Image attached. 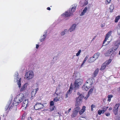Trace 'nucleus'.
<instances>
[{
  "instance_id": "1",
  "label": "nucleus",
  "mask_w": 120,
  "mask_h": 120,
  "mask_svg": "<svg viewBox=\"0 0 120 120\" xmlns=\"http://www.w3.org/2000/svg\"><path fill=\"white\" fill-rule=\"evenodd\" d=\"M15 99L14 102L11 104L10 107L8 112L11 111L12 112H15L17 110V105L21 102L24 99V96L23 94H20Z\"/></svg>"
},
{
  "instance_id": "2",
  "label": "nucleus",
  "mask_w": 120,
  "mask_h": 120,
  "mask_svg": "<svg viewBox=\"0 0 120 120\" xmlns=\"http://www.w3.org/2000/svg\"><path fill=\"white\" fill-rule=\"evenodd\" d=\"M83 82V80L81 79H76L75 82L73 85L71 84V87L73 89L77 90L78 89L80 86L81 85Z\"/></svg>"
},
{
  "instance_id": "3",
  "label": "nucleus",
  "mask_w": 120,
  "mask_h": 120,
  "mask_svg": "<svg viewBox=\"0 0 120 120\" xmlns=\"http://www.w3.org/2000/svg\"><path fill=\"white\" fill-rule=\"evenodd\" d=\"M34 76V73L32 71H28L25 74V78L29 80L32 79Z\"/></svg>"
},
{
  "instance_id": "4",
  "label": "nucleus",
  "mask_w": 120,
  "mask_h": 120,
  "mask_svg": "<svg viewBox=\"0 0 120 120\" xmlns=\"http://www.w3.org/2000/svg\"><path fill=\"white\" fill-rule=\"evenodd\" d=\"M43 105L40 103H37L34 106V109L36 110L41 109L43 108Z\"/></svg>"
},
{
  "instance_id": "5",
  "label": "nucleus",
  "mask_w": 120,
  "mask_h": 120,
  "mask_svg": "<svg viewBox=\"0 0 120 120\" xmlns=\"http://www.w3.org/2000/svg\"><path fill=\"white\" fill-rule=\"evenodd\" d=\"M73 15V14L71 13V12H70V11L68 10L62 14L61 15L62 16L65 17H67L71 16Z\"/></svg>"
},
{
  "instance_id": "6",
  "label": "nucleus",
  "mask_w": 120,
  "mask_h": 120,
  "mask_svg": "<svg viewBox=\"0 0 120 120\" xmlns=\"http://www.w3.org/2000/svg\"><path fill=\"white\" fill-rule=\"evenodd\" d=\"M92 83H90V86H88V82H86L82 87V89L86 91L88 89V88L91 87L92 85Z\"/></svg>"
},
{
  "instance_id": "7",
  "label": "nucleus",
  "mask_w": 120,
  "mask_h": 120,
  "mask_svg": "<svg viewBox=\"0 0 120 120\" xmlns=\"http://www.w3.org/2000/svg\"><path fill=\"white\" fill-rule=\"evenodd\" d=\"M28 103V100L25 99L24 101L22 103V105L23 107L26 108Z\"/></svg>"
},
{
  "instance_id": "8",
  "label": "nucleus",
  "mask_w": 120,
  "mask_h": 120,
  "mask_svg": "<svg viewBox=\"0 0 120 120\" xmlns=\"http://www.w3.org/2000/svg\"><path fill=\"white\" fill-rule=\"evenodd\" d=\"M119 106V104H116L114 107L113 111V112H116L118 110V108Z\"/></svg>"
},
{
  "instance_id": "9",
  "label": "nucleus",
  "mask_w": 120,
  "mask_h": 120,
  "mask_svg": "<svg viewBox=\"0 0 120 120\" xmlns=\"http://www.w3.org/2000/svg\"><path fill=\"white\" fill-rule=\"evenodd\" d=\"M82 103V101L80 100L78 98H77L76 102L75 103V105L76 106H79Z\"/></svg>"
},
{
  "instance_id": "10",
  "label": "nucleus",
  "mask_w": 120,
  "mask_h": 120,
  "mask_svg": "<svg viewBox=\"0 0 120 120\" xmlns=\"http://www.w3.org/2000/svg\"><path fill=\"white\" fill-rule=\"evenodd\" d=\"M76 25L75 24H73L70 28L69 30L70 32H71L74 30L76 26Z\"/></svg>"
},
{
  "instance_id": "11",
  "label": "nucleus",
  "mask_w": 120,
  "mask_h": 120,
  "mask_svg": "<svg viewBox=\"0 0 120 120\" xmlns=\"http://www.w3.org/2000/svg\"><path fill=\"white\" fill-rule=\"evenodd\" d=\"M119 26L120 27V22L119 23ZM115 43L116 44L115 47H117L116 49H117L119 45H120V37L118 41H117Z\"/></svg>"
},
{
  "instance_id": "12",
  "label": "nucleus",
  "mask_w": 120,
  "mask_h": 120,
  "mask_svg": "<svg viewBox=\"0 0 120 120\" xmlns=\"http://www.w3.org/2000/svg\"><path fill=\"white\" fill-rule=\"evenodd\" d=\"M80 109V108L79 106H75V107L73 110V111L75 112H78L79 111Z\"/></svg>"
},
{
  "instance_id": "13",
  "label": "nucleus",
  "mask_w": 120,
  "mask_h": 120,
  "mask_svg": "<svg viewBox=\"0 0 120 120\" xmlns=\"http://www.w3.org/2000/svg\"><path fill=\"white\" fill-rule=\"evenodd\" d=\"M76 6H74L72 7L71 8H70L69 9V11L72 14H73V13L75 11L76 9Z\"/></svg>"
},
{
  "instance_id": "14",
  "label": "nucleus",
  "mask_w": 120,
  "mask_h": 120,
  "mask_svg": "<svg viewBox=\"0 0 120 120\" xmlns=\"http://www.w3.org/2000/svg\"><path fill=\"white\" fill-rule=\"evenodd\" d=\"M115 51V50H109L107 53L108 56H109L112 55L114 53Z\"/></svg>"
},
{
  "instance_id": "15",
  "label": "nucleus",
  "mask_w": 120,
  "mask_h": 120,
  "mask_svg": "<svg viewBox=\"0 0 120 120\" xmlns=\"http://www.w3.org/2000/svg\"><path fill=\"white\" fill-rule=\"evenodd\" d=\"M110 35V34H108L107 33L106 34L104 40V41L103 43V44H104V43L107 41V39H108V38H109Z\"/></svg>"
},
{
  "instance_id": "16",
  "label": "nucleus",
  "mask_w": 120,
  "mask_h": 120,
  "mask_svg": "<svg viewBox=\"0 0 120 120\" xmlns=\"http://www.w3.org/2000/svg\"><path fill=\"white\" fill-rule=\"evenodd\" d=\"M95 60H96L94 59V57H90L89 59L88 60V61L89 62L91 63L93 62Z\"/></svg>"
},
{
  "instance_id": "17",
  "label": "nucleus",
  "mask_w": 120,
  "mask_h": 120,
  "mask_svg": "<svg viewBox=\"0 0 120 120\" xmlns=\"http://www.w3.org/2000/svg\"><path fill=\"white\" fill-rule=\"evenodd\" d=\"M68 30L67 29H65L64 31H62L60 33V34L62 36H63L66 34L68 33Z\"/></svg>"
},
{
  "instance_id": "18",
  "label": "nucleus",
  "mask_w": 120,
  "mask_h": 120,
  "mask_svg": "<svg viewBox=\"0 0 120 120\" xmlns=\"http://www.w3.org/2000/svg\"><path fill=\"white\" fill-rule=\"evenodd\" d=\"M47 32H46L45 34H44L43 35V36L42 37L43 38H41L40 40V41L41 42L43 41H44L47 36Z\"/></svg>"
},
{
  "instance_id": "19",
  "label": "nucleus",
  "mask_w": 120,
  "mask_h": 120,
  "mask_svg": "<svg viewBox=\"0 0 120 120\" xmlns=\"http://www.w3.org/2000/svg\"><path fill=\"white\" fill-rule=\"evenodd\" d=\"M36 90L35 89L33 90L31 92V98L34 97L36 94Z\"/></svg>"
},
{
  "instance_id": "20",
  "label": "nucleus",
  "mask_w": 120,
  "mask_h": 120,
  "mask_svg": "<svg viewBox=\"0 0 120 120\" xmlns=\"http://www.w3.org/2000/svg\"><path fill=\"white\" fill-rule=\"evenodd\" d=\"M100 53L99 52H97L95 54L94 56L93 57L94 59L96 60L99 57V56Z\"/></svg>"
},
{
  "instance_id": "21",
  "label": "nucleus",
  "mask_w": 120,
  "mask_h": 120,
  "mask_svg": "<svg viewBox=\"0 0 120 120\" xmlns=\"http://www.w3.org/2000/svg\"><path fill=\"white\" fill-rule=\"evenodd\" d=\"M26 84H24L21 87V88H20V92H22L25 90L26 88Z\"/></svg>"
},
{
  "instance_id": "22",
  "label": "nucleus",
  "mask_w": 120,
  "mask_h": 120,
  "mask_svg": "<svg viewBox=\"0 0 120 120\" xmlns=\"http://www.w3.org/2000/svg\"><path fill=\"white\" fill-rule=\"evenodd\" d=\"M21 78H20L19 80L18 81L17 84L18 85L19 88H20L21 87Z\"/></svg>"
},
{
  "instance_id": "23",
  "label": "nucleus",
  "mask_w": 120,
  "mask_h": 120,
  "mask_svg": "<svg viewBox=\"0 0 120 120\" xmlns=\"http://www.w3.org/2000/svg\"><path fill=\"white\" fill-rule=\"evenodd\" d=\"M99 71V69L97 68L94 71V77H95L97 75Z\"/></svg>"
},
{
  "instance_id": "24",
  "label": "nucleus",
  "mask_w": 120,
  "mask_h": 120,
  "mask_svg": "<svg viewBox=\"0 0 120 120\" xmlns=\"http://www.w3.org/2000/svg\"><path fill=\"white\" fill-rule=\"evenodd\" d=\"M50 108L49 109V111H51L52 110V101H50Z\"/></svg>"
},
{
  "instance_id": "25",
  "label": "nucleus",
  "mask_w": 120,
  "mask_h": 120,
  "mask_svg": "<svg viewBox=\"0 0 120 120\" xmlns=\"http://www.w3.org/2000/svg\"><path fill=\"white\" fill-rule=\"evenodd\" d=\"M105 63L103 64L101 66V68L100 69V70L102 71L104 70L106 67V66L105 65Z\"/></svg>"
},
{
  "instance_id": "26",
  "label": "nucleus",
  "mask_w": 120,
  "mask_h": 120,
  "mask_svg": "<svg viewBox=\"0 0 120 120\" xmlns=\"http://www.w3.org/2000/svg\"><path fill=\"white\" fill-rule=\"evenodd\" d=\"M87 8L86 7L82 11V13L80 15H83L84 13L86 12V10H87Z\"/></svg>"
},
{
  "instance_id": "27",
  "label": "nucleus",
  "mask_w": 120,
  "mask_h": 120,
  "mask_svg": "<svg viewBox=\"0 0 120 120\" xmlns=\"http://www.w3.org/2000/svg\"><path fill=\"white\" fill-rule=\"evenodd\" d=\"M88 56H87L85 58L83 62V63H82V64L81 65V67H82V65H83V64H84V63H85V61H86V60H87L88 59Z\"/></svg>"
},
{
  "instance_id": "28",
  "label": "nucleus",
  "mask_w": 120,
  "mask_h": 120,
  "mask_svg": "<svg viewBox=\"0 0 120 120\" xmlns=\"http://www.w3.org/2000/svg\"><path fill=\"white\" fill-rule=\"evenodd\" d=\"M109 9L110 10V12H112V10L114 9V7L113 5L111 4L110 6L109 7Z\"/></svg>"
},
{
  "instance_id": "29",
  "label": "nucleus",
  "mask_w": 120,
  "mask_h": 120,
  "mask_svg": "<svg viewBox=\"0 0 120 120\" xmlns=\"http://www.w3.org/2000/svg\"><path fill=\"white\" fill-rule=\"evenodd\" d=\"M85 107L83 106L82 107V109L79 111V112H83L85 110Z\"/></svg>"
},
{
  "instance_id": "30",
  "label": "nucleus",
  "mask_w": 120,
  "mask_h": 120,
  "mask_svg": "<svg viewBox=\"0 0 120 120\" xmlns=\"http://www.w3.org/2000/svg\"><path fill=\"white\" fill-rule=\"evenodd\" d=\"M113 97V96L112 95H109L108 96V101H110L111 100V98Z\"/></svg>"
},
{
  "instance_id": "31",
  "label": "nucleus",
  "mask_w": 120,
  "mask_h": 120,
  "mask_svg": "<svg viewBox=\"0 0 120 120\" xmlns=\"http://www.w3.org/2000/svg\"><path fill=\"white\" fill-rule=\"evenodd\" d=\"M72 89H73L71 87V86L70 87V89L68 90V91L67 93L68 94H71V90Z\"/></svg>"
},
{
  "instance_id": "32",
  "label": "nucleus",
  "mask_w": 120,
  "mask_h": 120,
  "mask_svg": "<svg viewBox=\"0 0 120 120\" xmlns=\"http://www.w3.org/2000/svg\"><path fill=\"white\" fill-rule=\"evenodd\" d=\"M120 18V16H118L116 17L115 22H118V20Z\"/></svg>"
},
{
  "instance_id": "33",
  "label": "nucleus",
  "mask_w": 120,
  "mask_h": 120,
  "mask_svg": "<svg viewBox=\"0 0 120 120\" xmlns=\"http://www.w3.org/2000/svg\"><path fill=\"white\" fill-rule=\"evenodd\" d=\"M111 1V0H106L105 4H109L110 3Z\"/></svg>"
},
{
  "instance_id": "34",
  "label": "nucleus",
  "mask_w": 120,
  "mask_h": 120,
  "mask_svg": "<svg viewBox=\"0 0 120 120\" xmlns=\"http://www.w3.org/2000/svg\"><path fill=\"white\" fill-rule=\"evenodd\" d=\"M77 113H73L71 115V116L72 117H74L77 115Z\"/></svg>"
},
{
  "instance_id": "35",
  "label": "nucleus",
  "mask_w": 120,
  "mask_h": 120,
  "mask_svg": "<svg viewBox=\"0 0 120 120\" xmlns=\"http://www.w3.org/2000/svg\"><path fill=\"white\" fill-rule=\"evenodd\" d=\"M81 51V50L80 49L79 50L78 52L76 54V56H78L79 55Z\"/></svg>"
},
{
  "instance_id": "36",
  "label": "nucleus",
  "mask_w": 120,
  "mask_h": 120,
  "mask_svg": "<svg viewBox=\"0 0 120 120\" xmlns=\"http://www.w3.org/2000/svg\"><path fill=\"white\" fill-rule=\"evenodd\" d=\"M83 95H80V96H79L78 97V98H79L80 100H82V99L83 98Z\"/></svg>"
},
{
  "instance_id": "37",
  "label": "nucleus",
  "mask_w": 120,
  "mask_h": 120,
  "mask_svg": "<svg viewBox=\"0 0 120 120\" xmlns=\"http://www.w3.org/2000/svg\"><path fill=\"white\" fill-rule=\"evenodd\" d=\"M53 100L54 102H56L58 101H59V100L58 99L57 97H56Z\"/></svg>"
},
{
  "instance_id": "38",
  "label": "nucleus",
  "mask_w": 120,
  "mask_h": 120,
  "mask_svg": "<svg viewBox=\"0 0 120 120\" xmlns=\"http://www.w3.org/2000/svg\"><path fill=\"white\" fill-rule=\"evenodd\" d=\"M93 91V89H92L91 88L90 89L89 92H88V94H91Z\"/></svg>"
},
{
  "instance_id": "39",
  "label": "nucleus",
  "mask_w": 120,
  "mask_h": 120,
  "mask_svg": "<svg viewBox=\"0 0 120 120\" xmlns=\"http://www.w3.org/2000/svg\"><path fill=\"white\" fill-rule=\"evenodd\" d=\"M9 107V105H7L6 106V107H5V110L6 111H7V110H8V108Z\"/></svg>"
},
{
  "instance_id": "40",
  "label": "nucleus",
  "mask_w": 120,
  "mask_h": 120,
  "mask_svg": "<svg viewBox=\"0 0 120 120\" xmlns=\"http://www.w3.org/2000/svg\"><path fill=\"white\" fill-rule=\"evenodd\" d=\"M89 95V94H88L87 95H86V97L84 98L86 100H87V99L88 98Z\"/></svg>"
},
{
  "instance_id": "41",
  "label": "nucleus",
  "mask_w": 120,
  "mask_h": 120,
  "mask_svg": "<svg viewBox=\"0 0 120 120\" xmlns=\"http://www.w3.org/2000/svg\"><path fill=\"white\" fill-rule=\"evenodd\" d=\"M60 86H58L57 87V88H56V92L58 90H59V89H60Z\"/></svg>"
},
{
  "instance_id": "42",
  "label": "nucleus",
  "mask_w": 120,
  "mask_h": 120,
  "mask_svg": "<svg viewBox=\"0 0 120 120\" xmlns=\"http://www.w3.org/2000/svg\"><path fill=\"white\" fill-rule=\"evenodd\" d=\"M91 107L92 108H94L95 107V106L93 104H92L91 105Z\"/></svg>"
},
{
  "instance_id": "43",
  "label": "nucleus",
  "mask_w": 120,
  "mask_h": 120,
  "mask_svg": "<svg viewBox=\"0 0 120 120\" xmlns=\"http://www.w3.org/2000/svg\"><path fill=\"white\" fill-rule=\"evenodd\" d=\"M105 114L107 116H109L110 114V113H105Z\"/></svg>"
},
{
  "instance_id": "44",
  "label": "nucleus",
  "mask_w": 120,
  "mask_h": 120,
  "mask_svg": "<svg viewBox=\"0 0 120 120\" xmlns=\"http://www.w3.org/2000/svg\"><path fill=\"white\" fill-rule=\"evenodd\" d=\"M111 61V60H109L108 62H107V61H106V63L107 62V63H108V62H109V63L108 64H109V63H110Z\"/></svg>"
},
{
  "instance_id": "45",
  "label": "nucleus",
  "mask_w": 120,
  "mask_h": 120,
  "mask_svg": "<svg viewBox=\"0 0 120 120\" xmlns=\"http://www.w3.org/2000/svg\"><path fill=\"white\" fill-rule=\"evenodd\" d=\"M88 3V2L87 1H86L84 3V4L85 5H87Z\"/></svg>"
},
{
  "instance_id": "46",
  "label": "nucleus",
  "mask_w": 120,
  "mask_h": 120,
  "mask_svg": "<svg viewBox=\"0 0 120 120\" xmlns=\"http://www.w3.org/2000/svg\"><path fill=\"white\" fill-rule=\"evenodd\" d=\"M28 120H32L31 117H28Z\"/></svg>"
},
{
  "instance_id": "47",
  "label": "nucleus",
  "mask_w": 120,
  "mask_h": 120,
  "mask_svg": "<svg viewBox=\"0 0 120 120\" xmlns=\"http://www.w3.org/2000/svg\"><path fill=\"white\" fill-rule=\"evenodd\" d=\"M107 109H106V108H105V107L104 108L103 110L104 112H105Z\"/></svg>"
},
{
  "instance_id": "48",
  "label": "nucleus",
  "mask_w": 120,
  "mask_h": 120,
  "mask_svg": "<svg viewBox=\"0 0 120 120\" xmlns=\"http://www.w3.org/2000/svg\"><path fill=\"white\" fill-rule=\"evenodd\" d=\"M77 94L79 95V96H80V95H82V94H80L79 92H78L77 93Z\"/></svg>"
},
{
  "instance_id": "49",
  "label": "nucleus",
  "mask_w": 120,
  "mask_h": 120,
  "mask_svg": "<svg viewBox=\"0 0 120 120\" xmlns=\"http://www.w3.org/2000/svg\"><path fill=\"white\" fill-rule=\"evenodd\" d=\"M36 49L38 48L39 47V45H38V44H36Z\"/></svg>"
},
{
  "instance_id": "50",
  "label": "nucleus",
  "mask_w": 120,
  "mask_h": 120,
  "mask_svg": "<svg viewBox=\"0 0 120 120\" xmlns=\"http://www.w3.org/2000/svg\"><path fill=\"white\" fill-rule=\"evenodd\" d=\"M47 10H51V9H50V8L49 7H48L47 8Z\"/></svg>"
},
{
  "instance_id": "51",
  "label": "nucleus",
  "mask_w": 120,
  "mask_h": 120,
  "mask_svg": "<svg viewBox=\"0 0 120 120\" xmlns=\"http://www.w3.org/2000/svg\"><path fill=\"white\" fill-rule=\"evenodd\" d=\"M111 32V31H110L109 32L107 33L108 34H109L110 35Z\"/></svg>"
},
{
  "instance_id": "52",
  "label": "nucleus",
  "mask_w": 120,
  "mask_h": 120,
  "mask_svg": "<svg viewBox=\"0 0 120 120\" xmlns=\"http://www.w3.org/2000/svg\"><path fill=\"white\" fill-rule=\"evenodd\" d=\"M68 94L67 93H66V96H65V97L66 98H67L68 97Z\"/></svg>"
},
{
  "instance_id": "53",
  "label": "nucleus",
  "mask_w": 120,
  "mask_h": 120,
  "mask_svg": "<svg viewBox=\"0 0 120 120\" xmlns=\"http://www.w3.org/2000/svg\"><path fill=\"white\" fill-rule=\"evenodd\" d=\"M101 27H103L104 26V25L103 24H102L101 25Z\"/></svg>"
},
{
  "instance_id": "54",
  "label": "nucleus",
  "mask_w": 120,
  "mask_h": 120,
  "mask_svg": "<svg viewBox=\"0 0 120 120\" xmlns=\"http://www.w3.org/2000/svg\"><path fill=\"white\" fill-rule=\"evenodd\" d=\"M81 117H82V118H85V115H84V116H81Z\"/></svg>"
},
{
  "instance_id": "55",
  "label": "nucleus",
  "mask_w": 120,
  "mask_h": 120,
  "mask_svg": "<svg viewBox=\"0 0 120 120\" xmlns=\"http://www.w3.org/2000/svg\"><path fill=\"white\" fill-rule=\"evenodd\" d=\"M118 91L119 92H120V87L118 89Z\"/></svg>"
},
{
  "instance_id": "56",
  "label": "nucleus",
  "mask_w": 120,
  "mask_h": 120,
  "mask_svg": "<svg viewBox=\"0 0 120 120\" xmlns=\"http://www.w3.org/2000/svg\"><path fill=\"white\" fill-rule=\"evenodd\" d=\"M112 109V108L111 107H110L109 108V110H111Z\"/></svg>"
},
{
  "instance_id": "57",
  "label": "nucleus",
  "mask_w": 120,
  "mask_h": 120,
  "mask_svg": "<svg viewBox=\"0 0 120 120\" xmlns=\"http://www.w3.org/2000/svg\"><path fill=\"white\" fill-rule=\"evenodd\" d=\"M71 110V108L69 109L68 110V112H70V110Z\"/></svg>"
},
{
  "instance_id": "58",
  "label": "nucleus",
  "mask_w": 120,
  "mask_h": 120,
  "mask_svg": "<svg viewBox=\"0 0 120 120\" xmlns=\"http://www.w3.org/2000/svg\"><path fill=\"white\" fill-rule=\"evenodd\" d=\"M35 90H36V92H37V91H38V88H37L36 89H35Z\"/></svg>"
},
{
  "instance_id": "59",
  "label": "nucleus",
  "mask_w": 120,
  "mask_h": 120,
  "mask_svg": "<svg viewBox=\"0 0 120 120\" xmlns=\"http://www.w3.org/2000/svg\"><path fill=\"white\" fill-rule=\"evenodd\" d=\"M54 103H53V105H54ZM55 106H53V110H54L55 109H54V107H55Z\"/></svg>"
},
{
  "instance_id": "60",
  "label": "nucleus",
  "mask_w": 120,
  "mask_h": 120,
  "mask_svg": "<svg viewBox=\"0 0 120 120\" xmlns=\"http://www.w3.org/2000/svg\"><path fill=\"white\" fill-rule=\"evenodd\" d=\"M105 108H106V109H107L108 108V107H105Z\"/></svg>"
},
{
  "instance_id": "61",
  "label": "nucleus",
  "mask_w": 120,
  "mask_h": 120,
  "mask_svg": "<svg viewBox=\"0 0 120 120\" xmlns=\"http://www.w3.org/2000/svg\"><path fill=\"white\" fill-rule=\"evenodd\" d=\"M102 113H98V114L99 115H101Z\"/></svg>"
},
{
  "instance_id": "62",
  "label": "nucleus",
  "mask_w": 120,
  "mask_h": 120,
  "mask_svg": "<svg viewBox=\"0 0 120 120\" xmlns=\"http://www.w3.org/2000/svg\"><path fill=\"white\" fill-rule=\"evenodd\" d=\"M91 110L92 111L93 110V108H91Z\"/></svg>"
},
{
  "instance_id": "63",
  "label": "nucleus",
  "mask_w": 120,
  "mask_h": 120,
  "mask_svg": "<svg viewBox=\"0 0 120 120\" xmlns=\"http://www.w3.org/2000/svg\"><path fill=\"white\" fill-rule=\"evenodd\" d=\"M80 113V114L81 115V114H82L83 113Z\"/></svg>"
},
{
  "instance_id": "64",
  "label": "nucleus",
  "mask_w": 120,
  "mask_h": 120,
  "mask_svg": "<svg viewBox=\"0 0 120 120\" xmlns=\"http://www.w3.org/2000/svg\"><path fill=\"white\" fill-rule=\"evenodd\" d=\"M50 118L48 119V120H50Z\"/></svg>"
}]
</instances>
